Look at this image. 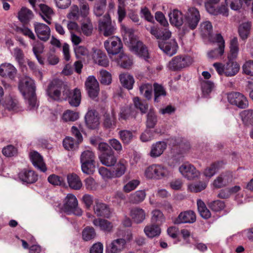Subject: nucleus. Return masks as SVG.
<instances>
[{
    "instance_id": "1",
    "label": "nucleus",
    "mask_w": 253,
    "mask_h": 253,
    "mask_svg": "<svg viewBox=\"0 0 253 253\" xmlns=\"http://www.w3.org/2000/svg\"><path fill=\"white\" fill-rule=\"evenodd\" d=\"M18 89L24 98L27 100L30 109L37 108L36 85L34 81L28 76L21 78L19 80Z\"/></svg>"
},
{
    "instance_id": "2",
    "label": "nucleus",
    "mask_w": 253,
    "mask_h": 253,
    "mask_svg": "<svg viewBox=\"0 0 253 253\" xmlns=\"http://www.w3.org/2000/svg\"><path fill=\"white\" fill-rule=\"evenodd\" d=\"M155 18L156 20L160 24V26L152 27L150 33L156 38H170L171 33L168 29L169 23L164 14L161 11H157L155 14Z\"/></svg>"
},
{
    "instance_id": "3",
    "label": "nucleus",
    "mask_w": 253,
    "mask_h": 253,
    "mask_svg": "<svg viewBox=\"0 0 253 253\" xmlns=\"http://www.w3.org/2000/svg\"><path fill=\"white\" fill-rule=\"evenodd\" d=\"M123 43L118 37L112 36V62L117 63H132L131 57L122 52Z\"/></svg>"
},
{
    "instance_id": "4",
    "label": "nucleus",
    "mask_w": 253,
    "mask_h": 253,
    "mask_svg": "<svg viewBox=\"0 0 253 253\" xmlns=\"http://www.w3.org/2000/svg\"><path fill=\"white\" fill-rule=\"evenodd\" d=\"M170 174L166 167L160 164H153L145 170L144 174L148 179H161Z\"/></svg>"
},
{
    "instance_id": "5",
    "label": "nucleus",
    "mask_w": 253,
    "mask_h": 253,
    "mask_svg": "<svg viewBox=\"0 0 253 253\" xmlns=\"http://www.w3.org/2000/svg\"><path fill=\"white\" fill-rule=\"evenodd\" d=\"M95 155L89 150L84 151L80 156L82 171L87 174H93L95 170Z\"/></svg>"
},
{
    "instance_id": "6",
    "label": "nucleus",
    "mask_w": 253,
    "mask_h": 253,
    "mask_svg": "<svg viewBox=\"0 0 253 253\" xmlns=\"http://www.w3.org/2000/svg\"><path fill=\"white\" fill-rule=\"evenodd\" d=\"M63 208L69 214L73 213L78 216L82 215L83 211L78 207L77 199L72 194H68L64 200Z\"/></svg>"
},
{
    "instance_id": "7",
    "label": "nucleus",
    "mask_w": 253,
    "mask_h": 253,
    "mask_svg": "<svg viewBox=\"0 0 253 253\" xmlns=\"http://www.w3.org/2000/svg\"><path fill=\"white\" fill-rule=\"evenodd\" d=\"M170 38H156L160 40L158 42L159 48L167 55L171 56L176 53L178 45L174 40L168 41Z\"/></svg>"
},
{
    "instance_id": "8",
    "label": "nucleus",
    "mask_w": 253,
    "mask_h": 253,
    "mask_svg": "<svg viewBox=\"0 0 253 253\" xmlns=\"http://www.w3.org/2000/svg\"><path fill=\"white\" fill-rule=\"evenodd\" d=\"M65 89L63 83L58 79L53 80L48 86L46 90L47 95L54 100L60 99L61 91Z\"/></svg>"
},
{
    "instance_id": "9",
    "label": "nucleus",
    "mask_w": 253,
    "mask_h": 253,
    "mask_svg": "<svg viewBox=\"0 0 253 253\" xmlns=\"http://www.w3.org/2000/svg\"><path fill=\"white\" fill-rule=\"evenodd\" d=\"M229 102L241 109H245L249 105L247 98L242 93L238 92H233L228 94Z\"/></svg>"
},
{
    "instance_id": "10",
    "label": "nucleus",
    "mask_w": 253,
    "mask_h": 253,
    "mask_svg": "<svg viewBox=\"0 0 253 253\" xmlns=\"http://www.w3.org/2000/svg\"><path fill=\"white\" fill-rule=\"evenodd\" d=\"M85 89L88 95L92 98L96 97L99 93V83L93 76L88 77L85 82Z\"/></svg>"
},
{
    "instance_id": "11",
    "label": "nucleus",
    "mask_w": 253,
    "mask_h": 253,
    "mask_svg": "<svg viewBox=\"0 0 253 253\" xmlns=\"http://www.w3.org/2000/svg\"><path fill=\"white\" fill-rule=\"evenodd\" d=\"M181 174L188 180H192L200 175V172L191 164L188 163L183 164L179 168Z\"/></svg>"
},
{
    "instance_id": "12",
    "label": "nucleus",
    "mask_w": 253,
    "mask_h": 253,
    "mask_svg": "<svg viewBox=\"0 0 253 253\" xmlns=\"http://www.w3.org/2000/svg\"><path fill=\"white\" fill-rule=\"evenodd\" d=\"M218 73L232 76L236 74L240 69L239 64H213Z\"/></svg>"
},
{
    "instance_id": "13",
    "label": "nucleus",
    "mask_w": 253,
    "mask_h": 253,
    "mask_svg": "<svg viewBox=\"0 0 253 253\" xmlns=\"http://www.w3.org/2000/svg\"><path fill=\"white\" fill-rule=\"evenodd\" d=\"M214 42L217 43L218 47L209 51L208 54V57L212 59L221 56L224 52L225 41L220 34H217L215 36Z\"/></svg>"
},
{
    "instance_id": "14",
    "label": "nucleus",
    "mask_w": 253,
    "mask_h": 253,
    "mask_svg": "<svg viewBox=\"0 0 253 253\" xmlns=\"http://www.w3.org/2000/svg\"><path fill=\"white\" fill-rule=\"evenodd\" d=\"M200 19V15L198 10L195 7H190L188 9L186 16V23L191 30L195 29Z\"/></svg>"
},
{
    "instance_id": "15",
    "label": "nucleus",
    "mask_w": 253,
    "mask_h": 253,
    "mask_svg": "<svg viewBox=\"0 0 253 253\" xmlns=\"http://www.w3.org/2000/svg\"><path fill=\"white\" fill-rule=\"evenodd\" d=\"M126 169V163L124 160L117 162L115 158H112V178L120 177L124 175Z\"/></svg>"
},
{
    "instance_id": "16",
    "label": "nucleus",
    "mask_w": 253,
    "mask_h": 253,
    "mask_svg": "<svg viewBox=\"0 0 253 253\" xmlns=\"http://www.w3.org/2000/svg\"><path fill=\"white\" fill-rule=\"evenodd\" d=\"M98 148L101 153L99 156L101 163L110 167L111 166V147L107 143L101 142L98 144Z\"/></svg>"
},
{
    "instance_id": "17",
    "label": "nucleus",
    "mask_w": 253,
    "mask_h": 253,
    "mask_svg": "<svg viewBox=\"0 0 253 253\" xmlns=\"http://www.w3.org/2000/svg\"><path fill=\"white\" fill-rule=\"evenodd\" d=\"M93 210L94 213L97 216L107 218L110 216L111 211L109 206L99 200L95 201L93 206Z\"/></svg>"
},
{
    "instance_id": "18",
    "label": "nucleus",
    "mask_w": 253,
    "mask_h": 253,
    "mask_svg": "<svg viewBox=\"0 0 253 253\" xmlns=\"http://www.w3.org/2000/svg\"><path fill=\"white\" fill-rule=\"evenodd\" d=\"M85 122L89 129H95L99 125L97 112L95 110H89L85 116Z\"/></svg>"
},
{
    "instance_id": "19",
    "label": "nucleus",
    "mask_w": 253,
    "mask_h": 253,
    "mask_svg": "<svg viewBox=\"0 0 253 253\" xmlns=\"http://www.w3.org/2000/svg\"><path fill=\"white\" fill-rule=\"evenodd\" d=\"M230 51L228 54V63H237L236 59L239 51L238 40L237 37H234L230 41Z\"/></svg>"
},
{
    "instance_id": "20",
    "label": "nucleus",
    "mask_w": 253,
    "mask_h": 253,
    "mask_svg": "<svg viewBox=\"0 0 253 253\" xmlns=\"http://www.w3.org/2000/svg\"><path fill=\"white\" fill-rule=\"evenodd\" d=\"M34 28L35 32L40 40L45 42L49 39L50 29L48 26L43 23H35Z\"/></svg>"
},
{
    "instance_id": "21",
    "label": "nucleus",
    "mask_w": 253,
    "mask_h": 253,
    "mask_svg": "<svg viewBox=\"0 0 253 253\" xmlns=\"http://www.w3.org/2000/svg\"><path fill=\"white\" fill-rule=\"evenodd\" d=\"M63 94L65 97H69V103L72 106L77 107L81 102V92L80 89L75 88L72 92L68 89H65Z\"/></svg>"
},
{
    "instance_id": "22",
    "label": "nucleus",
    "mask_w": 253,
    "mask_h": 253,
    "mask_svg": "<svg viewBox=\"0 0 253 253\" xmlns=\"http://www.w3.org/2000/svg\"><path fill=\"white\" fill-rule=\"evenodd\" d=\"M130 46V50L135 54L138 55L140 57L143 58L146 62H149L148 59L150 58L148 50L146 47L143 44L142 42L137 41L136 43Z\"/></svg>"
},
{
    "instance_id": "23",
    "label": "nucleus",
    "mask_w": 253,
    "mask_h": 253,
    "mask_svg": "<svg viewBox=\"0 0 253 253\" xmlns=\"http://www.w3.org/2000/svg\"><path fill=\"white\" fill-rule=\"evenodd\" d=\"M196 216L194 211H188L181 212L174 221L175 224L192 223L196 221Z\"/></svg>"
},
{
    "instance_id": "24",
    "label": "nucleus",
    "mask_w": 253,
    "mask_h": 253,
    "mask_svg": "<svg viewBox=\"0 0 253 253\" xmlns=\"http://www.w3.org/2000/svg\"><path fill=\"white\" fill-rule=\"evenodd\" d=\"M98 29L100 33L105 37L111 35V18L109 14L105 15L99 23Z\"/></svg>"
},
{
    "instance_id": "25",
    "label": "nucleus",
    "mask_w": 253,
    "mask_h": 253,
    "mask_svg": "<svg viewBox=\"0 0 253 253\" xmlns=\"http://www.w3.org/2000/svg\"><path fill=\"white\" fill-rule=\"evenodd\" d=\"M19 179L23 182L33 183L38 180V175L32 170L24 169L19 173Z\"/></svg>"
},
{
    "instance_id": "26",
    "label": "nucleus",
    "mask_w": 253,
    "mask_h": 253,
    "mask_svg": "<svg viewBox=\"0 0 253 253\" xmlns=\"http://www.w3.org/2000/svg\"><path fill=\"white\" fill-rule=\"evenodd\" d=\"M30 157L33 165L42 172L46 170V167L42 157L37 152H31Z\"/></svg>"
},
{
    "instance_id": "27",
    "label": "nucleus",
    "mask_w": 253,
    "mask_h": 253,
    "mask_svg": "<svg viewBox=\"0 0 253 253\" xmlns=\"http://www.w3.org/2000/svg\"><path fill=\"white\" fill-rule=\"evenodd\" d=\"M232 181V176L229 172L222 173L219 175L213 181V186L219 188L226 186Z\"/></svg>"
},
{
    "instance_id": "28",
    "label": "nucleus",
    "mask_w": 253,
    "mask_h": 253,
    "mask_svg": "<svg viewBox=\"0 0 253 253\" xmlns=\"http://www.w3.org/2000/svg\"><path fill=\"white\" fill-rule=\"evenodd\" d=\"M252 23L247 21L242 22L239 25L238 32L240 38L243 41H246L251 34Z\"/></svg>"
},
{
    "instance_id": "29",
    "label": "nucleus",
    "mask_w": 253,
    "mask_h": 253,
    "mask_svg": "<svg viewBox=\"0 0 253 253\" xmlns=\"http://www.w3.org/2000/svg\"><path fill=\"white\" fill-rule=\"evenodd\" d=\"M167 144L164 141H158L152 145L149 155L152 158L160 156L167 148Z\"/></svg>"
},
{
    "instance_id": "30",
    "label": "nucleus",
    "mask_w": 253,
    "mask_h": 253,
    "mask_svg": "<svg viewBox=\"0 0 253 253\" xmlns=\"http://www.w3.org/2000/svg\"><path fill=\"white\" fill-rule=\"evenodd\" d=\"M130 216L136 223H140L145 219L146 213L144 210L135 207L130 210Z\"/></svg>"
},
{
    "instance_id": "31",
    "label": "nucleus",
    "mask_w": 253,
    "mask_h": 253,
    "mask_svg": "<svg viewBox=\"0 0 253 253\" xmlns=\"http://www.w3.org/2000/svg\"><path fill=\"white\" fill-rule=\"evenodd\" d=\"M39 6L41 17L47 23L50 24L52 17L54 14L53 9L44 4H41Z\"/></svg>"
},
{
    "instance_id": "32",
    "label": "nucleus",
    "mask_w": 253,
    "mask_h": 253,
    "mask_svg": "<svg viewBox=\"0 0 253 253\" xmlns=\"http://www.w3.org/2000/svg\"><path fill=\"white\" fill-rule=\"evenodd\" d=\"M17 70L12 64H0V75L2 77L8 76L13 79L15 77Z\"/></svg>"
},
{
    "instance_id": "33",
    "label": "nucleus",
    "mask_w": 253,
    "mask_h": 253,
    "mask_svg": "<svg viewBox=\"0 0 253 253\" xmlns=\"http://www.w3.org/2000/svg\"><path fill=\"white\" fill-rule=\"evenodd\" d=\"M67 179L69 187L73 189L79 190L82 187L83 184L80 178L75 173L68 174Z\"/></svg>"
},
{
    "instance_id": "34",
    "label": "nucleus",
    "mask_w": 253,
    "mask_h": 253,
    "mask_svg": "<svg viewBox=\"0 0 253 253\" xmlns=\"http://www.w3.org/2000/svg\"><path fill=\"white\" fill-rule=\"evenodd\" d=\"M169 21L172 25L176 27L181 26L183 23V15L180 11L177 9H174L169 14Z\"/></svg>"
},
{
    "instance_id": "35",
    "label": "nucleus",
    "mask_w": 253,
    "mask_h": 253,
    "mask_svg": "<svg viewBox=\"0 0 253 253\" xmlns=\"http://www.w3.org/2000/svg\"><path fill=\"white\" fill-rule=\"evenodd\" d=\"M144 232L148 237L152 238L159 236L161 230L159 225L152 223L145 227Z\"/></svg>"
},
{
    "instance_id": "36",
    "label": "nucleus",
    "mask_w": 253,
    "mask_h": 253,
    "mask_svg": "<svg viewBox=\"0 0 253 253\" xmlns=\"http://www.w3.org/2000/svg\"><path fill=\"white\" fill-rule=\"evenodd\" d=\"M153 86L154 91V101L155 102H159L163 97L167 95V91L163 86L158 83H154Z\"/></svg>"
},
{
    "instance_id": "37",
    "label": "nucleus",
    "mask_w": 253,
    "mask_h": 253,
    "mask_svg": "<svg viewBox=\"0 0 253 253\" xmlns=\"http://www.w3.org/2000/svg\"><path fill=\"white\" fill-rule=\"evenodd\" d=\"M146 195L145 190H137L129 195V201L132 204H138L144 200Z\"/></svg>"
},
{
    "instance_id": "38",
    "label": "nucleus",
    "mask_w": 253,
    "mask_h": 253,
    "mask_svg": "<svg viewBox=\"0 0 253 253\" xmlns=\"http://www.w3.org/2000/svg\"><path fill=\"white\" fill-rule=\"evenodd\" d=\"M222 162H217L212 164L204 170V175L208 178L213 176L222 167Z\"/></svg>"
},
{
    "instance_id": "39",
    "label": "nucleus",
    "mask_w": 253,
    "mask_h": 253,
    "mask_svg": "<svg viewBox=\"0 0 253 253\" xmlns=\"http://www.w3.org/2000/svg\"><path fill=\"white\" fill-rule=\"evenodd\" d=\"M200 82L203 95L207 97L214 88V84L211 81L203 80L202 79H200Z\"/></svg>"
},
{
    "instance_id": "40",
    "label": "nucleus",
    "mask_w": 253,
    "mask_h": 253,
    "mask_svg": "<svg viewBox=\"0 0 253 253\" xmlns=\"http://www.w3.org/2000/svg\"><path fill=\"white\" fill-rule=\"evenodd\" d=\"M1 105L5 108L14 111H18L20 110V105L18 100L11 97H8L1 103Z\"/></svg>"
},
{
    "instance_id": "41",
    "label": "nucleus",
    "mask_w": 253,
    "mask_h": 253,
    "mask_svg": "<svg viewBox=\"0 0 253 253\" xmlns=\"http://www.w3.org/2000/svg\"><path fill=\"white\" fill-rule=\"evenodd\" d=\"M120 80L123 86L128 90L131 89L134 83L133 77L128 74H122Z\"/></svg>"
},
{
    "instance_id": "42",
    "label": "nucleus",
    "mask_w": 253,
    "mask_h": 253,
    "mask_svg": "<svg viewBox=\"0 0 253 253\" xmlns=\"http://www.w3.org/2000/svg\"><path fill=\"white\" fill-rule=\"evenodd\" d=\"M33 17L32 11L26 8L22 7L18 12V18L20 21L26 23L29 21Z\"/></svg>"
},
{
    "instance_id": "43",
    "label": "nucleus",
    "mask_w": 253,
    "mask_h": 253,
    "mask_svg": "<svg viewBox=\"0 0 253 253\" xmlns=\"http://www.w3.org/2000/svg\"><path fill=\"white\" fill-rule=\"evenodd\" d=\"M154 87L151 84H143L139 86L140 93L147 99L150 100L152 97V91Z\"/></svg>"
},
{
    "instance_id": "44",
    "label": "nucleus",
    "mask_w": 253,
    "mask_h": 253,
    "mask_svg": "<svg viewBox=\"0 0 253 253\" xmlns=\"http://www.w3.org/2000/svg\"><path fill=\"white\" fill-rule=\"evenodd\" d=\"M82 238L84 241H89L94 240L96 236L94 229L92 227L87 226L83 229Z\"/></svg>"
},
{
    "instance_id": "45",
    "label": "nucleus",
    "mask_w": 253,
    "mask_h": 253,
    "mask_svg": "<svg viewBox=\"0 0 253 253\" xmlns=\"http://www.w3.org/2000/svg\"><path fill=\"white\" fill-rule=\"evenodd\" d=\"M126 244V239L119 238L112 242V253H118L121 252L125 247Z\"/></svg>"
},
{
    "instance_id": "46",
    "label": "nucleus",
    "mask_w": 253,
    "mask_h": 253,
    "mask_svg": "<svg viewBox=\"0 0 253 253\" xmlns=\"http://www.w3.org/2000/svg\"><path fill=\"white\" fill-rule=\"evenodd\" d=\"M151 222L160 226L165 221V218L162 212L155 210L152 212Z\"/></svg>"
},
{
    "instance_id": "47",
    "label": "nucleus",
    "mask_w": 253,
    "mask_h": 253,
    "mask_svg": "<svg viewBox=\"0 0 253 253\" xmlns=\"http://www.w3.org/2000/svg\"><path fill=\"white\" fill-rule=\"evenodd\" d=\"M240 116L243 122L246 125H251L253 123V110H244L240 113Z\"/></svg>"
},
{
    "instance_id": "48",
    "label": "nucleus",
    "mask_w": 253,
    "mask_h": 253,
    "mask_svg": "<svg viewBox=\"0 0 253 253\" xmlns=\"http://www.w3.org/2000/svg\"><path fill=\"white\" fill-rule=\"evenodd\" d=\"M197 204L198 210L201 216L205 219L210 218L211 216V213L206 207L205 204L201 200H197Z\"/></svg>"
},
{
    "instance_id": "49",
    "label": "nucleus",
    "mask_w": 253,
    "mask_h": 253,
    "mask_svg": "<svg viewBox=\"0 0 253 253\" xmlns=\"http://www.w3.org/2000/svg\"><path fill=\"white\" fill-rule=\"evenodd\" d=\"M78 141H76L71 137H66L63 141V146L67 150H74L78 146Z\"/></svg>"
},
{
    "instance_id": "50",
    "label": "nucleus",
    "mask_w": 253,
    "mask_h": 253,
    "mask_svg": "<svg viewBox=\"0 0 253 253\" xmlns=\"http://www.w3.org/2000/svg\"><path fill=\"white\" fill-rule=\"evenodd\" d=\"M157 123V117L153 109H150L147 115L146 126L154 128Z\"/></svg>"
},
{
    "instance_id": "51",
    "label": "nucleus",
    "mask_w": 253,
    "mask_h": 253,
    "mask_svg": "<svg viewBox=\"0 0 253 253\" xmlns=\"http://www.w3.org/2000/svg\"><path fill=\"white\" fill-rule=\"evenodd\" d=\"M92 56L95 63H105L106 62V56L100 49H93Z\"/></svg>"
},
{
    "instance_id": "52",
    "label": "nucleus",
    "mask_w": 253,
    "mask_h": 253,
    "mask_svg": "<svg viewBox=\"0 0 253 253\" xmlns=\"http://www.w3.org/2000/svg\"><path fill=\"white\" fill-rule=\"evenodd\" d=\"M134 105L136 108L139 109L142 114H145L148 109V105L144 101L141 100L138 97L133 98Z\"/></svg>"
},
{
    "instance_id": "53",
    "label": "nucleus",
    "mask_w": 253,
    "mask_h": 253,
    "mask_svg": "<svg viewBox=\"0 0 253 253\" xmlns=\"http://www.w3.org/2000/svg\"><path fill=\"white\" fill-rule=\"evenodd\" d=\"M93 223L95 226H99L101 230L105 231H109L110 228V222L106 219L98 218L93 221Z\"/></svg>"
},
{
    "instance_id": "54",
    "label": "nucleus",
    "mask_w": 253,
    "mask_h": 253,
    "mask_svg": "<svg viewBox=\"0 0 253 253\" xmlns=\"http://www.w3.org/2000/svg\"><path fill=\"white\" fill-rule=\"evenodd\" d=\"M119 135L123 143L125 144L129 143L133 137L132 132L128 130H120L119 132Z\"/></svg>"
},
{
    "instance_id": "55",
    "label": "nucleus",
    "mask_w": 253,
    "mask_h": 253,
    "mask_svg": "<svg viewBox=\"0 0 253 253\" xmlns=\"http://www.w3.org/2000/svg\"><path fill=\"white\" fill-rule=\"evenodd\" d=\"M82 31L84 35L88 36H90L93 31V26L88 18H86L85 21L82 24Z\"/></svg>"
},
{
    "instance_id": "56",
    "label": "nucleus",
    "mask_w": 253,
    "mask_h": 253,
    "mask_svg": "<svg viewBox=\"0 0 253 253\" xmlns=\"http://www.w3.org/2000/svg\"><path fill=\"white\" fill-rule=\"evenodd\" d=\"M79 118V113L69 110L65 112L63 115L62 118L66 122H74L77 120Z\"/></svg>"
},
{
    "instance_id": "57",
    "label": "nucleus",
    "mask_w": 253,
    "mask_h": 253,
    "mask_svg": "<svg viewBox=\"0 0 253 253\" xmlns=\"http://www.w3.org/2000/svg\"><path fill=\"white\" fill-rule=\"evenodd\" d=\"M209 207L214 211H219L222 210L225 207L224 203L220 200L212 201L209 204Z\"/></svg>"
},
{
    "instance_id": "58",
    "label": "nucleus",
    "mask_w": 253,
    "mask_h": 253,
    "mask_svg": "<svg viewBox=\"0 0 253 253\" xmlns=\"http://www.w3.org/2000/svg\"><path fill=\"white\" fill-rule=\"evenodd\" d=\"M206 187V183L200 182L189 185L188 189L191 192L197 193L204 190Z\"/></svg>"
},
{
    "instance_id": "59",
    "label": "nucleus",
    "mask_w": 253,
    "mask_h": 253,
    "mask_svg": "<svg viewBox=\"0 0 253 253\" xmlns=\"http://www.w3.org/2000/svg\"><path fill=\"white\" fill-rule=\"evenodd\" d=\"M97 2H100L99 4H95L94 8V13L97 16H101L104 12L105 7L106 0H97Z\"/></svg>"
},
{
    "instance_id": "60",
    "label": "nucleus",
    "mask_w": 253,
    "mask_h": 253,
    "mask_svg": "<svg viewBox=\"0 0 253 253\" xmlns=\"http://www.w3.org/2000/svg\"><path fill=\"white\" fill-rule=\"evenodd\" d=\"M80 16L79 7L76 5H73L70 8V12L67 15V18L71 20H76Z\"/></svg>"
},
{
    "instance_id": "61",
    "label": "nucleus",
    "mask_w": 253,
    "mask_h": 253,
    "mask_svg": "<svg viewBox=\"0 0 253 253\" xmlns=\"http://www.w3.org/2000/svg\"><path fill=\"white\" fill-rule=\"evenodd\" d=\"M140 184L139 180L133 179L124 185L123 189L125 192L128 193L134 190Z\"/></svg>"
},
{
    "instance_id": "62",
    "label": "nucleus",
    "mask_w": 253,
    "mask_h": 253,
    "mask_svg": "<svg viewBox=\"0 0 253 253\" xmlns=\"http://www.w3.org/2000/svg\"><path fill=\"white\" fill-rule=\"evenodd\" d=\"M43 50L44 46L42 43L37 42L33 44V50L39 62H40L39 54L42 53Z\"/></svg>"
},
{
    "instance_id": "63",
    "label": "nucleus",
    "mask_w": 253,
    "mask_h": 253,
    "mask_svg": "<svg viewBox=\"0 0 253 253\" xmlns=\"http://www.w3.org/2000/svg\"><path fill=\"white\" fill-rule=\"evenodd\" d=\"M201 31L204 34L208 37H210L212 31V26L210 21H206L201 24Z\"/></svg>"
},
{
    "instance_id": "64",
    "label": "nucleus",
    "mask_w": 253,
    "mask_h": 253,
    "mask_svg": "<svg viewBox=\"0 0 253 253\" xmlns=\"http://www.w3.org/2000/svg\"><path fill=\"white\" fill-rule=\"evenodd\" d=\"M100 82L104 84L108 85L111 83V74L106 70L100 71Z\"/></svg>"
}]
</instances>
